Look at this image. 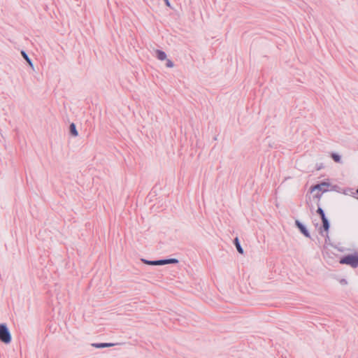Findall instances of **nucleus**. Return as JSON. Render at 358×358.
<instances>
[{
  "label": "nucleus",
  "mask_w": 358,
  "mask_h": 358,
  "mask_svg": "<svg viewBox=\"0 0 358 358\" xmlns=\"http://www.w3.org/2000/svg\"><path fill=\"white\" fill-rule=\"evenodd\" d=\"M320 233L323 236V232H322V228H320Z\"/></svg>",
  "instance_id": "nucleus-17"
},
{
  "label": "nucleus",
  "mask_w": 358,
  "mask_h": 358,
  "mask_svg": "<svg viewBox=\"0 0 358 358\" xmlns=\"http://www.w3.org/2000/svg\"><path fill=\"white\" fill-rule=\"evenodd\" d=\"M166 66L168 68H172V67H173L174 64H173V62L171 60L166 59Z\"/></svg>",
  "instance_id": "nucleus-15"
},
{
  "label": "nucleus",
  "mask_w": 358,
  "mask_h": 358,
  "mask_svg": "<svg viewBox=\"0 0 358 358\" xmlns=\"http://www.w3.org/2000/svg\"><path fill=\"white\" fill-rule=\"evenodd\" d=\"M166 4L168 6H170V3H169V0H164Z\"/></svg>",
  "instance_id": "nucleus-16"
},
{
  "label": "nucleus",
  "mask_w": 358,
  "mask_h": 358,
  "mask_svg": "<svg viewBox=\"0 0 358 358\" xmlns=\"http://www.w3.org/2000/svg\"><path fill=\"white\" fill-rule=\"evenodd\" d=\"M317 213L320 215L322 220L327 218L324 210L320 207H318V208L317 210Z\"/></svg>",
  "instance_id": "nucleus-14"
},
{
  "label": "nucleus",
  "mask_w": 358,
  "mask_h": 358,
  "mask_svg": "<svg viewBox=\"0 0 358 358\" xmlns=\"http://www.w3.org/2000/svg\"><path fill=\"white\" fill-rule=\"evenodd\" d=\"M92 345L96 348H103L115 345L113 343H92Z\"/></svg>",
  "instance_id": "nucleus-6"
},
{
  "label": "nucleus",
  "mask_w": 358,
  "mask_h": 358,
  "mask_svg": "<svg viewBox=\"0 0 358 358\" xmlns=\"http://www.w3.org/2000/svg\"><path fill=\"white\" fill-rule=\"evenodd\" d=\"M164 265H165V264H176L178 262V260L177 259L172 258V259H164Z\"/></svg>",
  "instance_id": "nucleus-12"
},
{
  "label": "nucleus",
  "mask_w": 358,
  "mask_h": 358,
  "mask_svg": "<svg viewBox=\"0 0 358 358\" xmlns=\"http://www.w3.org/2000/svg\"><path fill=\"white\" fill-rule=\"evenodd\" d=\"M234 244H235V245H236V249H237L238 252L239 253H241V254H243V248H242V247H241V244H240V242H239V241H238V238H236L234 239Z\"/></svg>",
  "instance_id": "nucleus-11"
},
{
  "label": "nucleus",
  "mask_w": 358,
  "mask_h": 358,
  "mask_svg": "<svg viewBox=\"0 0 358 358\" xmlns=\"http://www.w3.org/2000/svg\"><path fill=\"white\" fill-rule=\"evenodd\" d=\"M141 261L144 264H148V265H151V266L164 265V259L150 261V260H146V259H142Z\"/></svg>",
  "instance_id": "nucleus-5"
},
{
  "label": "nucleus",
  "mask_w": 358,
  "mask_h": 358,
  "mask_svg": "<svg viewBox=\"0 0 358 358\" xmlns=\"http://www.w3.org/2000/svg\"><path fill=\"white\" fill-rule=\"evenodd\" d=\"M156 56L159 60L163 61L166 59V54L162 50H157L156 51Z\"/></svg>",
  "instance_id": "nucleus-7"
},
{
  "label": "nucleus",
  "mask_w": 358,
  "mask_h": 358,
  "mask_svg": "<svg viewBox=\"0 0 358 358\" xmlns=\"http://www.w3.org/2000/svg\"><path fill=\"white\" fill-rule=\"evenodd\" d=\"M295 224L296 227L299 228L300 231L307 238H310V233L308 232L306 227L299 220H296Z\"/></svg>",
  "instance_id": "nucleus-4"
},
{
  "label": "nucleus",
  "mask_w": 358,
  "mask_h": 358,
  "mask_svg": "<svg viewBox=\"0 0 358 358\" xmlns=\"http://www.w3.org/2000/svg\"><path fill=\"white\" fill-rule=\"evenodd\" d=\"M322 229H324V231H326L327 233L329 231V227H330L329 220L327 218H324V219L322 220Z\"/></svg>",
  "instance_id": "nucleus-8"
},
{
  "label": "nucleus",
  "mask_w": 358,
  "mask_h": 358,
  "mask_svg": "<svg viewBox=\"0 0 358 358\" xmlns=\"http://www.w3.org/2000/svg\"><path fill=\"white\" fill-rule=\"evenodd\" d=\"M341 264H347L350 266L352 268H355L358 267V253L353 255H348L342 257L340 261Z\"/></svg>",
  "instance_id": "nucleus-2"
},
{
  "label": "nucleus",
  "mask_w": 358,
  "mask_h": 358,
  "mask_svg": "<svg viewBox=\"0 0 358 358\" xmlns=\"http://www.w3.org/2000/svg\"><path fill=\"white\" fill-rule=\"evenodd\" d=\"M21 54H22V56L23 57V58L27 62L29 65L33 68V66H34L33 63H32L31 60L30 59V58L29 57V56L27 55V54L24 50L21 51Z\"/></svg>",
  "instance_id": "nucleus-10"
},
{
  "label": "nucleus",
  "mask_w": 358,
  "mask_h": 358,
  "mask_svg": "<svg viewBox=\"0 0 358 358\" xmlns=\"http://www.w3.org/2000/svg\"><path fill=\"white\" fill-rule=\"evenodd\" d=\"M331 158L333 159V160L337 163H340L341 162V156L338 155V154H336V153H332L331 154Z\"/></svg>",
  "instance_id": "nucleus-13"
},
{
  "label": "nucleus",
  "mask_w": 358,
  "mask_h": 358,
  "mask_svg": "<svg viewBox=\"0 0 358 358\" xmlns=\"http://www.w3.org/2000/svg\"><path fill=\"white\" fill-rule=\"evenodd\" d=\"M69 129H70V133L71 134L72 136H77L78 135L76 124L74 123H71L70 124Z\"/></svg>",
  "instance_id": "nucleus-9"
},
{
  "label": "nucleus",
  "mask_w": 358,
  "mask_h": 358,
  "mask_svg": "<svg viewBox=\"0 0 358 358\" xmlns=\"http://www.w3.org/2000/svg\"><path fill=\"white\" fill-rule=\"evenodd\" d=\"M330 184L329 182H322L320 184H317L310 187V192H317L315 194V197L320 200L322 197V193H324L329 190V187Z\"/></svg>",
  "instance_id": "nucleus-1"
},
{
  "label": "nucleus",
  "mask_w": 358,
  "mask_h": 358,
  "mask_svg": "<svg viewBox=\"0 0 358 358\" xmlns=\"http://www.w3.org/2000/svg\"><path fill=\"white\" fill-rule=\"evenodd\" d=\"M0 341L6 344L10 343L11 341V334L4 323L0 324Z\"/></svg>",
  "instance_id": "nucleus-3"
}]
</instances>
